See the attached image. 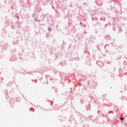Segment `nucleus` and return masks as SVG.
<instances>
[{"label":"nucleus","mask_w":127,"mask_h":127,"mask_svg":"<svg viewBox=\"0 0 127 127\" xmlns=\"http://www.w3.org/2000/svg\"><path fill=\"white\" fill-rule=\"evenodd\" d=\"M120 120H121V121H124V120H125V118H120Z\"/></svg>","instance_id":"1"}]
</instances>
